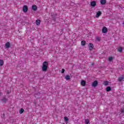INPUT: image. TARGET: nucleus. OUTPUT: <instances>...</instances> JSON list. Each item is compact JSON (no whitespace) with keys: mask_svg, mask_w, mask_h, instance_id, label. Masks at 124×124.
Segmentation results:
<instances>
[{"mask_svg":"<svg viewBox=\"0 0 124 124\" xmlns=\"http://www.w3.org/2000/svg\"><path fill=\"white\" fill-rule=\"evenodd\" d=\"M48 65H49L48 62L45 61L43 63V66L42 67V71H47V69H48Z\"/></svg>","mask_w":124,"mask_h":124,"instance_id":"f257e3e1","label":"nucleus"},{"mask_svg":"<svg viewBox=\"0 0 124 124\" xmlns=\"http://www.w3.org/2000/svg\"><path fill=\"white\" fill-rule=\"evenodd\" d=\"M97 85H98V82L97 81V80H95L92 83V87L95 88V87H96Z\"/></svg>","mask_w":124,"mask_h":124,"instance_id":"f03ea898","label":"nucleus"},{"mask_svg":"<svg viewBox=\"0 0 124 124\" xmlns=\"http://www.w3.org/2000/svg\"><path fill=\"white\" fill-rule=\"evenodd\" d=\"M88 47H89V50L90 51H92V50L93 49V43H89L88 45Z\"/></svg>","mask_w":124,"mask_h":124,"instance_id":"7ed1b4c3","label":"nucleus"},{"mask_svg":"<svg viewBox=\"0 0 124 124\" xmlns=\"http://www.w3.org/2000/svg\"><path fill=\"white\" fill-rule=\"evenodd\" d=\"M10 43L9 42H7L5 45V48H10Z\"/></svg>","mask_w":124,"mask_h":124,"instance_id":"20e7f679","label":"nucleus"},{"mask_svg":"<svg viewBox=\"0 0 124 124\" xmlns=\"http://www.w3.org/2000/svg\"><path fill=\"white\" fill-rule=\"evenodd\" d=\"M23 12H27L28 11V6L27 5H24L23 7Z\"/></svg>","mask_w":124,"mask_h":124,"instance_id":"39448f33","label":"nucleus"},{"mask_svg":"<svg viewBox=\"0 0 124 124\" xmlns=\"http://www.w3.org/2000/svg\"><path fill=\"white\" fill-rule=\"evenodd\" d=\"M124 76H122V77H120L118 78V82H122V81H124Z\"/></svg>","mask_w":124,"mask_h":124,"instance_id":"423d86ee","label":"nucleus"},{"mask_svg":"<svg viewBox=\"0 0 124 124\" xmlns=\"http://www.w3.org/2000/svg\"><path fill=\"white\" fill-rule=\"evenodd\" d=\"M0 100L1 101H3V102H6V101H7V98H6V97L4 96L2 97Z\"/></svg>","mask_w":124,"mask_h":124,"instance_id":"0eeeda50","label":"nucleus"},{"mask_svg":"<svg viewBox=\"0 0 124 124\" xmlns=\"http://www.w3.org/2000/svg\"><path fill=\"white\" fill-rule=\"evenodd\" d=\"M91 5L93 7H94V6H95L96 5V2H95V1H92L91 3Z\"/></svg>","mask_w":124,"mask_h":124,"instance_id":"6e6552de","label":"nucleus"},{"mask_svg":"<svg viewBox=\"0 0 124 124\" xmlns=\"http://www.w3.org/2000/svg\"><path fill=\"white\" fill-rule=\"evenodd\" d=\"M102 31L103 33H106L107 32V28L103 27Z\"/></svg>","mask_w":124,"mask_h":124,"instance_id":"1a4fd4ad","label":"nucleus"},{"mask_svg":"<svg viewBox=\"0 0 124 124\" xmlns=\"http://www.w3.org/2000/svg\"><path fill=\"white\" fill-rule=\"evenodd\" d=\"M101 15V12L99 11L96 13V17L98 18L99 17V16H100Z\"/></svg>","mask_w":124,"mask_h":124,"instance_id":"9d476101","label":"nucleus"},{"mask_svg":"<svg viewBox=\"0 0 124 124\" xmlns=\"http://www.w3.org/2000/svg\"><path fill=\"white\" fill-rule=\"evenodd\" d=\"M32 9L34 11H36L37 10V6H36V5H32Z\"/></svg>","mask_w":124,"mask_h":124,"instance_id":"9b49d317","label":"nucleus"},{"mask_svg":"<svg viewBox=\"0 0 124 124\" xmlns=\"http://www.w3.org/2000/svg\"><path fill=\"white\" fill-rule=\"evenodd\" d=\"M100 3L102 5H104V4H106V0H100Z\"/></svg>","mask_w":124,"mask_h":124,"instance_id":"f8f14e48","label":"nucleus"},{"mask_svg":"<svg viewBox=\"0 0 124 124\" xmlns=\"http://www.w3.org/2000/svg\"><path fill=\"white\" fill-rule=\"evenodd\" d=\"M117 51L118 52H120V53H122L123 52V47H119L118 49H117Z\"/></svg>","mask_w":124,"mask_h":124,"instance_id":"ddd939ff","label":"nucleus"},{"mask_svg":"<svg viewBox=\"0 0 124 124\" xmlns=\"http://www.w3.org/2000/svg\"><path fill=\"white\" fill-rule=\"evenodd\" d=\"M65 79H66L67 80H70V76L68 75H66V76L65 77Z\"/></svg>","mask_w":124,"mask_h":124,"instance_id":"4468645a","label":"nucleus"},{"mask_svg":"<svg viewBox=\"0 0 124 124\" xmlns=\"http://www.w3.org/2000/svg\"><path fill=\"white\" fill-rule=\"evenodd\" d=\"M36 25H37V26L40 25V20L37 19L36 20Z\"/></svg>","mask_w":124,"mask_h":124,"instance_id":"2eb2a0df","label":"nucleus"},{"mask_svg":"<svg viewBox=\"0 0 124 124\" xmlns=\"http://www.w3.org/2000/svg\"><path fill=\"white\" fill-rule=\"evenodd\" d=\"M108 84H109V82L107 81H104L103 82V85H104V86H108Z\"/></svg>","mask_w":124,"mask_h":124,"instance_id":"dca6fc26","label":"nucleus"},{"mask_svg":"<svg viewBox=\"0 0 124 124\" xmlns=\"http://www.w3.org/2000/svg\"><path fill=\"white\" fill-rule=\"evenodd\" d=\"M81 45H82V46H85V45H86V41H82L81 42Z\"/></svg>","mask_w":124,"mask_h":124,"instance_id":"f3484780","label":"nucleus"},{"mask_svg":"<svg viewBox=\"0 0 124 124\" xmlns=\"http://www.w3.org/2000/svg\"><path fill=\"white\" fill-rule=\"evenodd\" d=\"M81 84L82 86H86V81L85 80H82Z\"/></svg>","mask_w":124,"mask_h":124,"instance_id":"a211bd4d","label":"nucleus"},{"mask_svg":"<svg viewBox=\"0 0 124 124\" xmlns=\"http://www.w3.org/2000/svg\"><path fill=\"white\" fill-rule=\"evenodd\" d=\"M24 108H21L20 110H19V114H23V113H24Z\"/></svg>","mask_w":124,"mask_h":124,"instance_id":"6ab92c4d","label":"nucleus"},{"mask_svg":"<svg viewBox=\"0 0 124 124\" xmlns=\"http://www.w3.org/2000/svg\"><path fill=\"white\" fill-rule=\"evenodd\" d=\"M107 92H110L111 91V87H107L106 88Z\"/></svg>","mask_w":124,"mask_h":124,"instance_id":"aec40b11","label":"nucleus"},{"mask_svg":"<svg viewBox=\"0 0 124 124\" xmlns=\"http://www.w3.org/2000/svg\"><path fill=\"white\" fill-rule=\"evenodd\" d=\"M3 65V60H0V66H1Z\"/></svg>","mask_w":124,"mask_h":124,"instance_id":"412c9836","label":"nucleus"},{"mask_svg":"<svg viewBox=\"0 0 124 124\" xmlns=\"http://www.w3.org/2000/svg\"><path fill=\"white\" fill-rule=\"evenodd\" d=\"M85 122L86 124H89L90 123V120L89 119H85Z\"/></svg>","mask_w":124,"mask_h":124,"instance_id":"4be33fe9","label":"nucleus"},{"mask_svg":"<svg viewBox=\"0 0 124 124\" xmlns=\"http://www.w3.org/2000/svg\"><path fill=\"white\" fill-rule=\"evenodd\" d=\"M108 60H109V62H112V61H113V57H109Z\"/></svg>","mask_w":124,"mask_h":124,"instance_id":"5701e85b","label":"nucleus"},{"mask_svg":"<svg viewBox=\"0 0 124 124\" xmlns=\"http://www.w3.org/2000/svg\"><path fill=\"white\" fill-rule=\"evenodd\" d=\"M64 119L65 121H66V122H68V121H69V119H68V118H67V117H65L64 118Z\"/></svg>","mask_w":124,"mask_h":124,"instance_id":"b1692460","label":"nucleus"},{"mask_svg":"<svg viewBox=\"0 0 124 124\" xmlns=\"http://www.w3.org/2000/svg\"><path fill=\"white\" fill-rule=\"evenodd\" d=\"M96 40L97 41H100V38L99 37H97Z\"/></svg>","mask_w":124,"mask_h":124,"instance_id":"393cba45","label":"nucleus"},{"mask_svg":"<svg viewBox=\"0 0 124 124\" xmlns=\"http://www.w3.org/2000/svg\"><path fill=\"white\" fill-rule=\"evenodd\" d=\"M64 71H65V70H64V69H62V73H64Z\"/></svg>","mask_w":124,"mask_h":124,"instance_id":"a878e982","label":"nucleus"},{"mask_svg":"<svg viewBox=\"0 0 124 124\" xmlns=\"http://www.w3.org/2000/svg\"><path fill=\"white\" fill-rule=\"evenodd\" d=\"M52 16H53V18H54V19H55V17H56V15H54L53 16V15H52Z\"/></svg>","mask_w":124,"mask_h":124,"instance_id":"bb28decb","label":"nucleus"},{"mask_svg":"<svg viewBox=\"0 0 124 124\" xmlns=\"http://www.w3.org/2000/svg\"><path fill=\"white\" fill-rule=\"evenodd\" d=\"M124 109H121V113H124Z\"/></svg>","mask_w":124,"mask_h":124,"instance_id":"cd10ccee","label":"nucleus"},{"mask_svg":"<svg viewBox=\"0 0 124 124\" xmlns=\"http://www.w3.org/2000/svg\"><path fill=\"white\" fill-rule=\"evenodd\" d=\"M92 65H93V63H92Z\"/></svg>","mask_w":124,"mask_h":124,"instance_id":"c85d7f7f","label":"nucleus"}]
</instances>
